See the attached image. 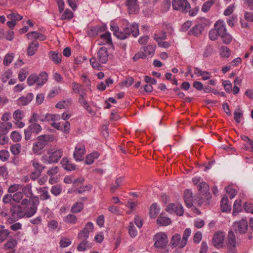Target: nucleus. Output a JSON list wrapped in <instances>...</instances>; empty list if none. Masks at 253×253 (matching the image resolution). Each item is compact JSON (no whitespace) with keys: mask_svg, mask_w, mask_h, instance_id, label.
Returning <instances> with one entry per match:
<instances>
[{"mask_svg":"<svg viewBox=\"0 0 253 253\" xmlns=\"http://www.w3.org/2000/svg\"><path fill=\"white\" fill-rule=\"evenodd\" d=\"M121 27L122 30H120L118 26H111V30L113 32L114 35L120 40H125L131 34L134 37H136L139 34L138 24L135 23L130 24L126 19L122 20Z\"/></svg>","mask_w":253,"mask_h":253,"instance_id":"1","label":"nucleus"},{"mask_svg":"<svg viewBox=\"0 0 253 253\" xmlns=\"http://www.w3.org/2000/svg\"><path fill=\"white\" fill-rule=\"evenodd\" d=\"M54 140V137L51 134H45L39 136L36 141L33 144V152L37 155H40L42 151L48 142Z\"/></svg>","mask_w":253,"mask_h":253,"instance_id":"2","label":"nucleus"},{"mask_svg":"<svg viewBox=\"0 0 253 253\" xmlns=\"http://www.w3.org/2000/svg\"><path fill=\"white\" fill-rule=\"evenodd\" d=\"M48 156V162L49 163H57L63 155L62 149L56 147H50L47 151Z\"/></svg>","mask_w":253,"mask_h":253,"instance_id":"3","label":"nucleus"},{"mask_svg":"<svg viewBox=\"0 0 253 253\" xmlns=\"http://www.w3.org/2000/svg\"><path fill=\"white\" fill-rule=\"evenodd\" d=\"M32 204L26 207L24 215L27 217L33 216L37 211V207L40 203L39 198L34 196L31 198Z\"/></svg>","mask_w":253,"mask_h":253,"instance_id":"4","label":"nucleus"},{"mask_svg":"<svg viewBox=\"0 0 253 253\" xmlns=\"http://www.w3.org/2000/svg\"><path fill=\"white\" fill-rule=\"evenodd\" d=\"M172 6L173 9L182 13H187L190 8V4L187 0H172Z\"/></svg>","mask_w":253,"mask_h":253,"instance_id":"5","label":"nucleus"},{"mask_svg":"<svg viewBox=\"0 0 253 253\" xmlns=\"http://www.w3.org/2000/svg\"><path fill=\"white\" fill-rule=\"evenodd\" d=\"M154 246L156 248H164L168 243V237L166 234L163 233L156 234L154 237Z\"/></svg>","mask_w":253,"mask_h":253,"instance_id":"6","label":"nucleus"},{"mask_svg":"<svg viewBox=\"0 0 253 253\" xmlns=\"http://www.w3.org/2000/svg\"><path fill=\"white\" fill-rule=\"evenodd\" d=\"M93 224L91 222H87L84 226V228L79 233L78 238L80 240H85L89 236L90 232L93 230Z\"/></svg>","mask_w":253,"mask_h":253,"instance_id":"7","label":"nucleus"},{"mask_svg":"<svg viewBox=\"0 0 253 253\" xmlns=\"http://www.w3.org/2000/svg\"><path fill=\"white\" fill-rule=\"evenodd\" d=\"M233 227L236 233L245 234L246 233L248 227L247 220L242 219L241 220L234 223Z\"/></svg>","mask_w":253,"mask_h":253,"instance_id":"8","label":"nucleus"},{"mask_svg":"<svg viewBox=\"0 0 253 253\" xmlns=\"http://www.w3.org/2000/svg\"><path fill=\"white\" fill-rule=\"evenodd\" d=\"M85 153V148L84 145L81 143L78 144L74 152V158L77 161H82Z\"/></svg>","mask_w":253,"mask_h":253,"instance_id":"9","label":"nucleus"},{"mask_svg":"<svg viewBox=\"0 0 253 253\" xmlns=\"http://www.w3.org/2000/svg\"><path fill=\"white\" fill-rule=\"evenodd\" d=\"M166 210L168 212L174 211L178 216H181L184 213L183 208L179 203H170L168 205Z\"/></svg>","mask_w":253,"mask_h":253,"instance_id":"10","label":"nucleus"},{"mask_svg":"<svg viewBox=\"0 0 253 253\" xmlns=\"http://www.w3.org/2000/svg\"><path fill=\"white\" fill-rule=\"evenodd\" d=\"M224 240V235L223 232H216L212 238L213 245L217 249L223 247Z\"/></svg>","mask_w":253,"mask_h":253,"instance_id":"11","label":"nucleus"},{"mask_svg":"<svg viewBox=\"0 0 253 253\" xmlns=\"http://www.w3.org/2000/svg\"><path fill=\"white\" fill-rule=\"evenodd\" d=\"M125 3L127 7V11L129 14L138 12L139 6L137 3V0H127Z\"/></svg>","mask_w":253,"mask_h":253,"instance_id":"12","label":"nucleus"},{"mask_svg":"<svg viewBox=\"0 0 253 253\" xmlns=\"http://www.w3.org/2000/svg\"><path fill=\"white\" fill-rule=\"evenodd\" d=\"M97 58L99 61L102 64H105L108 60V53L107 48L101 47L97 52Z\"/></svg>","mask_w":253,"mask_h":253,"instance_id":"13","label":"nucleus"},{"mask_svg":"<svg viewBox=\"0 0 253 253\" xmlns=\"http://www.w3.org/2000/svg\"><path fill=\"white\" fill-rule=\"evenodd\" d=\"M214 28L217 31L219 37L223 36L226 33L225 25L222 21H217L214 24Z\"/></svg>","mask_w":253,"mask_h":253,"instance_id":"14","label":"nucleus"},{"mask_svg":"<svg viewBox=\"0 0 253 253\" xmlns=\"http://www.w3.org/2000/svg\"><path fill=\"white\" fill-rule=\"evenodd\" d=\"M184 199L187 207L188 208L192 207L194 202L192 192L189 189H186L184 191Z\"/></svg>","mask_w":253,"mask_h":253,"instance_id":"15","label":"nucleus"},{"mask_svg":"<svg viewBox=\"0 0 253 253\" xmlns=\"http://www.w3.org/2000/svg\"><path fill=\"white\" fill-rule=\"evenodd\" d=\"M39 47V42L36 40H34L32 42L30 43L27 49L28 55L29 56L34 55L37 51Z\"/></svg>","mask_w":253,"mask_h":253,"instance_id":"16","label":"nucleus"},{"mask_svg":"<svg viewBox=\"0 0 253 253\" xmlns=\"http://www.w3.org/2000/svg\"><path fill=\"white\" fill-rule=\"evenodd\" d=\"M204 28V27L201 24L196 25L189 31L188 34L189 35H193L196 37H198L202 34Z\"/></svg>","mask_w":253,"mask_h":253,"instance_id":"17","label":"nucleus"},{"mask_svg":"<svg viewBox=\"0 0 253 253\" xmlns=\"http://www.w3.org/2000/svg\"><path fill=\"white\" fill-rule=\"evenodd\" d=\"M34 95L32 93H29L26 96L20 97L17 100V103L19 105L24 106L29 104L33 100Z\"/></svg>","mask_w":253,"mask_h":253,"instance_id":"18","label":"nucleus"},{"mask_svg":"<svg viewBox=\"0 0 253 253\" xmlns=\"http://www.w3.org/2000/svg\"><path fill=\"white\" fill-rule=\"evenodd\" d=\"M50 59L56 64H59L61 62L62 55L55 51H50L48 53Z\"/></svg>","mask_w":253,"mask_h":253,"instance_id":"19","label":"nucleus"},{"mask_svg":"<svg viewBox=\"0 0 253 253\" xmlns=\"http://www.w3.org/2000/svg\"><path fill=\"white\" fill-rule=\"evenodd\" d=\"M86 94L85 93H82L79 95V102L80 104L89 113H91L92 111L90 107L88 104L87 101L85 99V96Z\"/></svg>","mask_w":253,"mask_h":253,"instance_id":"20","label":"nucleus"},{"mask_svg":"<svg viewBox=\"0 0 253 253\" xmlns=\"http://www.w3.org/2000/svg\"><path fill=\"white\" fill-rule=\"evenodd\" d=\"M61 164H62L64 169L68 171L74 170L76 168V166L75 164L72 163L66 158H63L61 161Z\"/></svg>","mask_w":253,"mask_h":253,"instance_id":"21","label":"nucleus"},{"mask_svg":"<svg viewBox=\"0 0 253 253\" xmlns=\"http://www.w3.org/2000/svg\"><path fill=\"white\" fill-rule=\"evenodd\" d=\"M37 84L38 85H42L47 82L48 74L45 72H42L39 76L37 75Z\"/></svg>","mask_w":253,"mask_h":253,"instance_id":"22","label":"nucleus"},{"mask_svg":"<svg viewBox=\"0 0 253 253\" xmlns=\"http://www.w3.org/2000/svg\"><path fill=\"white\" fill-rule=\"evenodd\" d=\"M221 209L223 212H228L231 211V207L228 205V199L226 196L223 197L221 200Z\"/></svg>","mask_w":253,"mask_h":253,"instance_id":"23","label":"nucleus"},{"mask_svg":"<svg viewBox=\"0 0 253 253\" xmlns=\"http://www.w3.org/2000/svg\"><path fill=\"white\" fill-rule=\"evenodd\" d=\"M123 179V177H120L116 179L114 183L111 185L110 190L112 193H114L120 188L122 184Z\"/></svg>","mask_w":253,"mask_h":253,"instance_id":"24","label":"nucleus"},{"mask_svg":"<svg viewBox=\"0 0 253 253\" xmlns=\"http://www.w3.org/2000/svg\"><path fill=\"white\" fill-rule=\"evenodd\" d=\"M198 190L201 194H206L209 192V186L205 182H201L198 185Z\"/></svg>","mask_w":253,"mask_h":253,"instance_id":"25","label":"nucleus"},{"mask_svg":"<svg viewBox=\"0 0 253 253\" xmlns=\"http://www.w3.org/2000/svg\"><path fill=\"white\" fill-rule=\"evenodd\" d=\"M160 209L158 208L157 204L156 203L152 204L150 208L149 215L150 217L155 218L158 215Z\"/></svg>","mask_w":253,"mask_h":253,"instance_id":"26","label":"nucleus"},{"mask_svg":"<svg viewBox=\"0 0 253 253\" xmlns=\"http://www.w3.org/2000/svg\"><path fill=\"white\" fill-rule=\"evenodd\" d=\"M84 208V204L82 202H77L74 204L71 208V211L74 213L81 212Z\"/></svg>","mask_w":253,"mask_h":253,"instance_id":"27","label":"nucleus"},{"mask_svg":"<svg viewBox=\"0 0 253 253\" xmlns=\"http://www.w3.org/2000/svg\"><path fill=\"white\" fill-rule=\"evenodd\" d=\"M9 231L4 226L0 225V243L3 242L9 235Z\"/></svg>","mask_w":253,"mask_h":253,"instance_id":"28","label":"nucleus"},{"mask_svg":"<svg viewBox=\"0 0 253 253\" xmlns=\"http://www.w3.org/2000/svg\"><path fill=\"white\" fill-rule=\"evenodd\" d=\"M99 156V153L97 152H94L86 157L85 163L87 165L92 164L94 160L98 158Z\"/></svg>","mask_w":253,"mask_h":253,"instance_id":"29","label":"nucleus"},{"mask_svg":"<svg viewBox=\"0 0 253 253\" xmlns=\"http://www.w3.org/2000/svg\"><path fill=\"white\" fill-rule=\"evenodd\" d=\"M181 236L180 234H177L174 235L171 240L170 244L174 247L178 246L180 248H181Z\"/></svg>","mask_w":253,"mask_h":253,"instance_id":"30","label":"nucleus"},{"mask_svg":"<svg viewBox=\"0 0 253 253\" xmlns=\"http://www.w3.org/2000/svg\"><path fill=\"white\" fill-rule=\"evenodd\" d=\"M21 189L22 190V193H23V195L24 194L25 196L28 198H32L33 197L32 196L33 193L32 191V186L31 184H27L25 186H22Z\"/></svg>","mask_w":253,"mask_h":253,"instance_id":"31","label":"nucleus"},{"mask_svg":"<svg viewBox=\"0 0 253 253\" xmlns=\"http://www.w3.org/2000/svg\"><path fill=\"white\" fill-rule=\"evenodd\" d=\"M156 221L157 224L162 226H167L171 223V220L169 218L162 216H159Z\"/></svg>","mask_w":253,"mask_h":253,"instance_id":"32","label":"nucleus"},{"mask_svg":"<svg viewBox=\"0 0 253 253\" xmlns=\"http://www.w3.org/2000/svg\"><path fill=\"white\" fill-rule=\"evenodd\" d=\"M77 220V216L73 214H69L64 218V221L69 224H75Z\"/></svg>","mask_w":253,"mask_h":253,"instance_id":"33","label":"nucleus"},{"mask_svg":"<svg viewBox=\"0 0 253 253\" xmlns=\"http://www.w3.org/2000/svg\"><path fill=\"white\" fill-rule=\"evenodd\" d=\"M191 234V230L189 228H186L183 233L182 239L181 241V248H183L186 245L187 240Z\"/></svg>","mask_w":253,"mask_h":253,"instance_id":"34","label":"nucleus"},{"mask_svg":"<svg viewBox=\"0 0 253 253\" xmlns=\"http://www.w3.org/2000/svg\"><path fill=\"white\" fill-rule=\"evenodd\" d=\"M27 36H28V38H29L30 36H32L35 40L40 39L42 41H44L46 39L45 36L40 33H38L37 32H30L27 34Z\"/></svg>","mask_w":253,"mask_h":253,"instance_id":"35","label":"nucleus"},{"mask_svg":"<svg viewBox=\"0 0 253 253\" xmlns=\"http://www.w3.org/2000/svg\"><path fill=\"white\" fill-rule=\"evenodd\" d=\"M31 124L28 126V129H30L33 133L36 134L41 131L42 128L40 125L37 123H31Z\"/></svg>","mask_w":253,"mask_h":253,"instance_id":"36","label":"nucleus"},{"mask_svg":"<svg viewBox=\"0 0 253 253\" xmlns=\"http://www.w3.org/2000/svg\"><path fill=\"white\" fill-rule=\"evenodd\" d=\"M33 167L35 171L42 172L44 169L45 167L42 165L37 160L34 159L31 161Z\"/></svg>","mask_w":253,"mask_h":253,"instance_id":"37","label":"nucleus"},{"mask_svg":"<svg viewBox=\"0 0 253 253\" xmlns=\"http://www.w3.org/2000/svg\"><path fill=\"white\" fill-rule=\"evenodd\" d=\"M215 3V0H209L206 1L202 7V11L204 12H207L210 10L211 5Z\"/></svg>","mask_w":253,"mask_h":253,"instance_id":"38","label":"nucleus"},{"mask_svg":"<svg viewBox=\"0 0 253 253\" xmlns=\"http://www.w3.org/2000/svg\"><path fill=\"white\" fill-rule=\"evenodd\" d=\"M220 54L222 57L227 58L231 54V50L227 46H222L220 48Z\"/></svg>","mask_w":253,"mask_h":253,"instance_id":"39","label":"nucleus"},{"mask_svg":"<svg viewBox=\"0 0 253 253\" xmlns=\"http://www.w3.org/2000/svg\"><path fill=\"white\" fill-rule=\"evenodd\" d=\"M24 112L20 109H17L14 111L13 114L14 119L16 121H21L24 117Z\"/></svg>","mask_w":253,"mask_h":253,"instance_id":"40","label":"nucleus"},{"mask_svg":"<svg viewBox=\"0 0 253 253\" xmlns=\"http://www.w3.org/2000/svg\"><path fill=\"white\" fill-rule=\"evenodd\" d=\"M241 201L239 200H236L234 204L233 205V215L235 216L237 215L238 212L241 211Z\"/></svg>","mask_w":253,"mask_h":253,"instance_id":"41","label":"nucleus"},{"mask_svg":"<svg viewBox=\"0 0 253 253\" xmlns=\"http://www.w3.org/2000/svg\"><path fill=\"white\" fill-rule=\"evenodd\" d=\"M17 245V241L14 239H10L4 245L5 249H12Z\"/></svg>","mask_w":253,"mask_h":253,"instance_id":"42","label":"nucleus"},{"mask_svg":"<svg viewBox=\"0 0 253 253\" xmlns=\"http://www.w3.org/2000/svg\"><path fill=\"white\" fill-rule=\"evenodd\" d=\"M91 188V185H86L80 186L77 189H75L74 192L76 193L82 194L86 191H89Z\"/></svg>","mask_w":253,"mask_h":253,"instance_id":"43","label":"nucleus"},{"mask_svg":"<svg viewBox=\"0 0 253 253\" xmlns=\"http://www.w3.org/2000/svg\"><path fill=\"white\" fill-rule=\"evenodd\" d=\"M72 243L71 240L66 237H62L59 242L61 248H66L69 246Z\"/></svg>","mask_w":253,"mask_h":253,"instance_id":"44","label":"nucleus"},{"mask_svg":"<svg viewBox=\"0 0 253 253\" xmlns=\"http://www.w3.org/2000/svg\"><path fill=\"white\" fill-rule=\"evenodd\" d=\"M45 119H47V121H57L61 119V116L59 114H46L45 115Z\"/></svg>","mask_w":253,"mask_h":253,"instance_id":"45","label":"nucleus"},{"mask_svg":"<svg viewBox=\"0 0 253 253\" xmlns=\"http://www.w3.org/2000/svg\"><path fill=\"white\" fill-rule=\"evenodd\" d=\"M167 34L165 31H162L154 35V39L156 41H162L167 39Z\"/></svg>","mask_w":253,"mask_h":253,"instance_id":"46","label":"nucleus"},{"mask_svg":"<svg viewBox=\"0 0 253 253\" xmlns=\"http://www.w3.org/2000/svg\"><path fill=\"white\" fill-rule=\"evenodd\" d=\"M128 230V233L131 238H134L137 235V231L136 228L132 222L129 223Z\"/></svg>","mask_w":253,"mask_h":253,"instance_id":"47","label":"nucleus"},{"mask_svg":"<svg viewBox=\"0 0 253 253\" xmlns=\"http://www.w3.org/2000/svg\"><path fill=\"white\" fill-rule=\"evenodd\" d=\"M41 190L42 193L40 195V199L42 201L49 199L50 196L46 190V187L41 188Z\"/></svg>","mask_w":253,"mask_h":253,"instance_id":"48","label":"nucleus"},{"mask_svg":"<svg viewBox=\"0 0 253 253\" xmlns=\"http://www.w3.org/2000/svg\"><path fill=\"white\" fill-rule=\"evenodd\" d=\"M73 13L70 9H66L62 15L61 19L62 20H69L73 18Z\"/></svg>","mask_w":253,"mask_h":253,"instance_id":"49","label":"nucleus"},{"mask_svg":"<svg viewBox=\"0 0 253 253\" xmlns=\"http://www.w3.org/2000/svg\"><path fill=\"white\" fill-rule=\"evenodd\" d=\"M105 26L99 25L92 27L90 30L94 34L97 35L99 33L104 32L105 30Z\"/></svg>","mask_w":253,"mask_h":253,"instance_id":"50","label":"nucleus"},{"mask_svg":"<svg viewBox=\"0 0 253 253\" xmlns=\"http://www.w3.org/2000/svg\"><path fill=\"white\" fill-rule=\"evenodd\" d=\"M236 239L233 231L229 232L228 235V245H236Z\"/></svg>","mask_w":253,"mask_h":253,"instance_id":"51","label":"nucleus"},{"mask_svg":"<svg viewBox=\"0 0 253 253\" xmlns=\"http://www.w3.org/2000/svg\"><path fill=\"white\" fill-rule=\"evenodd\" d=\"M72 89L75 93H78L79 95L80 94H82L81 93V90L82 87L83 86L82 84H80L76 82H73L72 83Z\"/></svg>","mask_w":253,"mask_h":253,"instance_id":"52","label":"nucleus"},{"mask_svg":"<svg viewBox=\"0 0 253 253\" xmlns=\"http://www.w3.org/2000/svg\"><path fill=\"white\" fill-rule=\"evenodd\" d=\"M50 191L52 194L56 196L61 193L62 187L58 184L54 185L51 187Z\"/></svg>","mask_w":253,"mask_h":253,"instance_id":"53","label":"nucleus"},{"mask_svg":"<svg viewBox=\"0 0 253 253\" xmlns=\"http://www.w3.org/2000/svg\"><path fill=\"white\" fill-rule=\"evenodd\" d=\"M100 38L103 39L105 42L108 44H112V42L111 38V34L109 32H106L104 34L100 35Z\"/></svg>","mask_w":253,"mask_h":253,"instance_id":"54","label":"nucleus"},{"mask_svg":"<svg viewBox=\"0 0 253 253\" xmlns=\"http://www.w3.org/2000/svg\"><path fill=\"white\" fill-rule=\"evenodd\" d=\"M7 18L16 22V21H20L23 18V16L18 13H13L7 16Z\"/></svg>","mask_w":253,"mask_h":253,"instance_id":"55","label":"nucleus"},{"mask_svg":"<svg viewBox=\"0 0 253 253\" xmlns=\"http://www.w3.org/2000/svg\"><path fill=\"white\" fill-rule=\"evenodd\" d=\"M10 151L11 153L14 155H18L20 152L21 146L19 144L12 145L10 147Z\"/></svg>","mask_w":253,"mask_h":253,"instance_id":"56","label":"nucleus"},{"mask_svg":"<svg viewBox=\"0 0 253 253\" xmlns=\"http://www.w3.org/2000/svg\"><path fill=\"white\" fill-rule=\"evenodd\" d=\"M12 72L10 70L5 71L1 76V81L3 83H6L7 81L12 76Z\"/></svg>","mask_w":253,"mask_h":253,"instance_id":"57","label":"nucleus"},{"mask_svg":"<svg viewBox=\"0 0 253 253\" xmlns=\"http://www.w3.org/2000/svg\"><path fill=\"white\" fill-rule=\"evenodd\" d=\"M225 189L226 192L229 194V197L231 199H233L237 194V191L233 189L231 186H227Z\"/></svg>","mask_w":253,"mask_h":253,"instance_id":"58","label":"nucleus"},{"mask_svg":"<svg viewBox=\"0 0 253 253\" xmlns=\"http://www.w3.org/2000/svg\"><path fill=\"white\" fill-rule=\"evenodd\" d=\"M37 75L32 74L28 78L27 82L28 85L31 86L35 83L37 84Z\"/></svg>","mask_w":253,"mask_h":253,"instance_id":"59","label":"nucleus"},{"mask_svg":"<svg viewBox=\"0 0 253 253\" xmlns=\"http://www.w3.org/2000/svg\"><path fill=\"white\" fill-rule=\"evenodd\" d=\"M145 55H152L154 54L155 49L152 45H147L144 47Z\"/></svg>","mask_w":253,"mask_h":253,"instance_id":"60","label":"nucleus"},{"mask_svg":"<svg viewBox=\"0 0 253 253\" xmlns=\"http://www.w3.org/2000/svg\"><path fill=\"white\" fill-rule=\"evenodd\" d=\"M209 36L210 39L212 41L216 40L218 37H219L215 28L212 29L210 31Z\"/></svg>","mask_w":253,"mask_h":253,"instance_id":"61","label":"nucleus"},{"mask_svg":"<svg viewBox=\"0 0 253 253\" xmlns=\"http://www.w3.org/2000/svg\"><path fill=\"white\" fill-rule=\"evenodd\" d=\"M89 61L90 64L94 69L98 70H100L101 69V66L98 62H96V58L95 57L91 58Z\"/></svg>","mask_w":253,"mask_h":253,"instance_id":"62","label":"nucleus"},{"mask_svg":"<svg viewBox=\"0 0 253 253\" xmlns=\"http://www.w3.org/2000/svg\"><path fill=\"white\" fill-rule=\"evenodd\" d=\"M11 139L15 142H19L21 139V136L20 134L17 131H13L10 135Z\"/></svg>","mask_w":253,"mask_h":253,"instance_id":"63","label":"nucleus"},{"mask_svg":"<svg viewBox=\"0 0 253 253\" xmlns=\"http://www.w3.org/2000/svg\"><path fill=\"white\" fill-rule=\"evenodd\" d=\"M27 70L25 69H22L20 70L19 74H18V79L20 82L24 81L27 76Z\"/></svg>","mask_w":253,"mask_h":253,"instance_id":"64","label":"nucleus"}]
</instances>
